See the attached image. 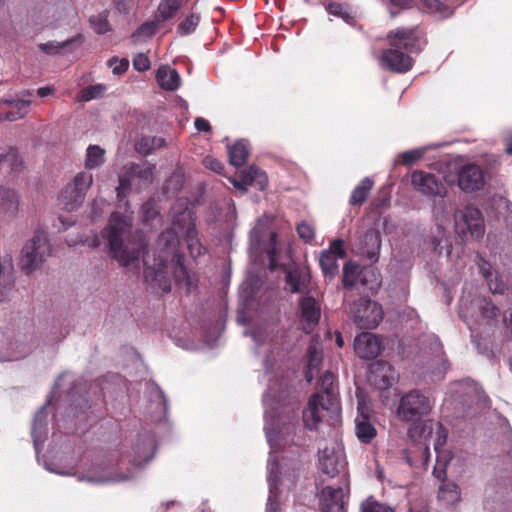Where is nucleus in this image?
<instances>
[{
	"mask_svg": "<svg viewBox=\"0 0 512 512\" xmlns=\"http://www.w3.org/2000/svg\"><path fill=\"white\" fill-rule=\"evenodd\" d=\"M310 274L304 268L294 267L286 272V284L292 293H301L308 288Z\"/></svg>",
	"mask_w": 512,
	"mask_h": 512,
	"instance_id": "29",
	"label": "nucleus"
},
{
	"mask_svg": "<svg viewBox=\"0 0 512 512\" xmlns=\"http://www.w3.org/2000/svg\"><path fill=\"white\" fill-rule=\"evenodd\" d=\"M413 188L426 197L444 198L447 188L439 177L433 173L416 170L411 174Z\"/></svg>",
	"mask_w": 512,
	"mask_h": 512,
	"instance_id": "15",
	"label": "nucleus"
},
{
	"mask_svg": "<svg viewBox=\"0 0 512 512\" xmlns=\"http://www.w3.org/2000/svg\"><path fill=\"white\" fill-rule=\"evenodd\" d=\"M105 163V150L99 145H89L86 150L85 167L96 169Z\"/></svg>",
	"mask_w": 512,
	"mask_h": 512,
	"instance_id": "37",
	"label": "nucleus"
},
{
	"mask_svg": "<svg viewBox=\"0 0 512 512\" xmlns=\"http://www.w3.org/2000/svg\"><path fill=\"white\" fill-rule=\"evenodd\" d=\"M354 351L361 359H374L381 351L378 337L369 332H363L354 340Z\"/></svg>",
	"mask_w": 512,
	"mask_h": 512,
	"instance_id": "19",
	"label": "nucleus"
},
{
	"mask_svg": "<svg viewBox=\"0 0 512 512\" xmlns=\"http://www.w3.org/2000/svg\"><path fill=\"white\" fill-rule=\"evenodd\" d=\"M487 281H488L489 289L492 291V293L503 294L505 292L506 285L498 277H495V279H492V277H491Z\"/></svg>",
	"mask_w": 512,
	"mask_h": 512,
	"instance_id": "56",
	"label": "nucleus"
},
{
	"mask_svg": "<svg viewBox=\"0 0 512 512\" xmlns=\"http://www.w3.org/2000/svg\"><path fill=\"white\" fill-rule=\"evenodd\" d=\"M324 412H331L338 415L339 406L336 404L330 405V402L324 400V395L314 394L309 399L307 407L303 411L304 425L310 430L318 429L319 424L322 422Z\"/></svg>",
	"mask_w": 512,
	"mask_h": 512,
	"instance_id": "14",
	"label": "nucleus"
},
{
	"mask_svg": "<svg viewBox=\"0 0 512 512\" xmlns=\"http://www.w3.org/2000/svg\"><path fill=\"white\" fill-rule=\"evenodd\" d=\"M461 499V491L453 482L442 483L438 490V500L445 506H452Z\"/></svg>",
	"mask_w": 512,
	"mask_h": 512,
	"instance_id": "33",
	"label": "nucleus"
},
{
	"mask_svg": "<svg viewBox=\"0 0 512 512\" xmlns=\"http://www.w3.org/2000/svg\"><path fill=\"white\" fill-rule=\"evenodd\" d=\"M105 91H106V86H104L103 84L91 85V86L84 88L80 92V94L78 96V100L84 101V102L91 101L93 99H97L100 96H102Z\"/></svg>",
	"mask_w": 512,
	"mask_h": 512,
	"instance_id": "45",
	"label": "nucleus"
},
{
	"mask_svg": "<svg viewBox=\"0 0 512 512\" xmlns=\"http://www.w3.org/2000/svg\"><path fill=\"white\" fill-rule=\"evenodd\" d=\"M164 145L165 140L162 137L145 136L136 143V150L141 154L148 155Z\"/></svg>",
	"mask_w": 512,
	"mask_h": 512,
	"instance_id": "39",
	"label": "nucleus"
},
{
	"mask_svg": "<svg viewBox=\"0 0 512 512\" xmlns=\"http://www.w3.org/2000/svg\"><path fill=\"white\" fill-rule=\"evenodd\" d=\"M141 212L142 217L146 222L154 220L159 213L156 202L154 200H148L145 202L142 205Z\"/></svg>",
	"mask_w": 512,
	"mask_h": 512,
	"instance_id": "51",
	"label": "nucleus"
},
{
	"mask_svg": "<svg viewBox=\"0 0 512 512\" xmlns=\"http://www.w3.org/2000/svg\"><path fill=\"white\" fill-rule=\"evenodd\" d=\"M458 186L465 192H472L484 186V174L480 166L469 163L463 165L457 174Z\"/></svg>",
	"mask_w": 512,
	"mask_h": 512,
	"instance_id": "17",
	"label": "nucleus"
},
{
	"mask_svg": "<svg viewBox=\"0 0 512 512\" xmlns=\"http://www.w3.org/2000/svg\"><path fill=\"white\" fill-rule=\"evenodd\" d=\"M32 438L36 453L39 454L40 448L47 435V412L46 405L41 407L35 414L32 424Z\"/></svg>",
	"mask_w": 512,
	"mask_h": 512,
	"instance_id": "26",
	"label": "nucleus"
},
{
	"mask_svg": "<svg viewBox=\"0 0 512 512\" xmlns=\"http://www.w3.org/2000/svg\"><path fill=\"white\" fill-rule=\"evenodd\" d=\"M248 153V144L243 140L238 141L234 145L228 147L230 163L236 167H240L245 164Z\"/></svg>",
	"mask_w": 512,
	"mask_h": 512,
	"instance_id": "35",
	"label": "nucleus"
},
{
	"mask_svg": "<svg viewBox=\"0 0 512 512\" xmlns=\"http://www.w3.org/2000/svg\"><path fill=\"white\" fill-rule=\"evenodd\" d=\"M155 165L143 163H131L126 168V173L119 176V185L116 188L117 196L120 198L130 189L131 183L138 181L140 185L152 183Z\"/></svg>",
	"mask_w": 512,
	"mask_h": 512,
	"instance_id": "13",
	"label": "nucleus"
},
{
	"mask_svg": "<svg viewBox=\"0 0 512 512\" xmlns=\"http://www.w3.org/2000/svg\"><path fill=\"white\" fill-rule=\"evenodd\" d=\"M479 268H480L482 275L485 277L486 280H489L492 277L493 273L491 270V266L488 262L481 259Z\"/></svg>",
	"mask_w": 512,
	"mask_h": 512,
	"instance_id": "60",
	"label": "nucleus"
},
{
	"mask_svg": "<svg viewBox=\"0 0 512 512\" xmlns=\"http://www.w3.org/2000/svg\"><path fill=\"white\" fill-rule=\"evenodd\" d=\"M318 461L324 474L335 477L344 469L346 464L342 444L334 441L323 448H319Z\"/></svg>",
	"mask_w": 512,
	"mask_h": 512,
	"instance_id": "12",
	"label": "nucleus"
},
{
	"mask_svg": "<svg viewBox=\"0 0 512 512\" xmlns=\"http://www.w3.org/2000/svg\"><path fill=\"white\" fill-rule=\"evenodd\" d=\"M75 42H79V43L81 42L80 35L70 38V39H67L62 42L49 41L47 43H41L38 45V47L41 51H43L44 53H46L48 55H56L62 49L66 48L67 46H69L70 44L75 43Z\"/></svg>",
	"mask_w": 512,
	"mask_h": 512,
	"instance_id": "42",
	"label": "nucleus"
},
{
	"mask_svg": "<svg viewBox=\"0 0 512 512\" xmlns=\"http://www.w3.org/2000/svg\"><path fill=\"white\" fill-rule=\"evenodd\" d=\"M251 336L258 346L267 344L271 349L263 358L264 376L268 382V388L263 396L264 431L271 449L267 466L269 496L266 512H280L277 501L279 465L273 454L280 448L285 435L294 431L298 421L299 406L281 366L285 357L284 348H279L282 345L283 333L276 324H265L255 328Z\"/></svg>",
	"mask_w": 512,
	"mask_h": 512,
	"instance_id": "2",
	"label": "nucleus"
},
{
	"mask_svg": "<svg viewBox=\"0 0 512 512\" xmlns=\"http://www.w3.org/2000/svg\"><path fill=\"white\" fill-rule=\"evenodd\" d=\"M435 2V13L438 15L439 18H448L453 14V9L443 5L437 0H433Z\"/></svg>",
	"mask_w": 512,
	"mask_h": 512,
	"instance_id": "57",
	"label": "nucleus"
},
{
	"mask_svg": "<svg viewBox=\"0 0 512 512\" xmlns=\"http://www.w3.org/2000/svg\"><path fill=\"white\" fill-rule=\"evenodd\" d=\"M66 377H69V374H62L57 378V380L55 381L54 387L52 389L51 396H49L46 404L51 403L52 397L56 394L57 389H59L61 387V382Z\"/></svg>",
	"mask_w": 512,
	"mask_h": 512,
	"instance_id": "62",
	"label": "nucleus"
},
{
	"mask_svg": "<svg viewBox=\"0 0 512 512\" xmlns=\"http://www.w3.org/2000/svg\"><path fill=\"white\" fill-rule=\"evenodd\" d=\"M361 512H394V510L386 506L374 498H367L361 505Z\"/></svg>",
	"mask_w": 512,
	"mask_h": 512,
	"instance_id": "48",
	"label": "nucleus"
},
{
	"mask_svg": "<svg viewBox=\"0 0 512 512\" xmlns=\"http://www.w3.org/2000/svg\"><path fill=\"white\" fill-rule=\"evenodd\" d=\"M345 256L343 241L340 239L334 240L329 249L321 252L319 257V264L325 278L331 280L338 272V259Z\"/></svg>",
	"mask_w": 512,
	"mask_h": 512,
	"instance_id": "16",
	"label": "nucleus"
},
{
	"mask_svg": "<svg viewBox=\"0 0 512 512\" xmlns=\"http://www.w3.org/2000/svg\"><path fill=\"white\" fill-rule=\"evenodd\" d=\"M396 379L394 369L385 362H376L370 368L369 380L380 390L389 388Z\"/></svg>",
	"mask_w": 512,
	"mask_h": 512,
	"instance_id": "22",
	"label": "nucleus"
},
{
	"mask_svg": "<svg viewBox=\"0 0 512 512\" xmlns=\"http://www.w3.org/2000/svg\"><path fill=\"white\" fill-rule=\"evenodd\" d=\"M326 11L335 17L341 18L344 22L352 24L354 20L353 11L345 4L337 2H329L326 5Z\"/></svg>",
	"mask_w": 512,
	"mask_h": 512,
	"instance_id": "41",
	"label": "nucleus"
},
{
	"mask_svg": "<svg viewBox=\"0 0 512 512\" xmlns=\"http://www.w3.org/2000/svg\"><path fill=\"white\" fill-rule=\"evenodd\" d=\"M133 66L137 71H146L150 68V60L147 55L139 53L133 58Z\"/></svg>",
	"mask_w": 512,
	"mask_h": 512,
	"instance_id": "53",
	"label": "nucleus"
},
{
	"mask_svg": "<svg viewBox=\"0 0 512 512\" xmlns=\"http://www.w3.org/2000/svg\"><path fill=\"white\" fill-rule=\"evenodd\" d=\"M355 433L363 443H369L376 436V429L369 416L364 413L361 403L358 405V415L355 418Z\"/></svg>",
	"mask_w": 512,
	"mask_h": 512,
	"instance_id": "27",
	"label": "nucleus"
},
{
	"mask_svg": "<svg viewBox=\"0 0 512 512\" xmlns=\"http://www.w3.org/2000/svg\"><path fill=\"white\" fill-rule=\"evenodd\" d=\"M454 227L459 236L470 234L476 240L481 239L485 232L482 213L472 206H466L454 212Z\"/></svg>",
	"mask_w": 512,
	"mask_h": 512,
	"instance_id": "11",
	"label": "nucleus"
},
{
	"mask_svg": "<svg viewBox=\"0 0 512 512\" xmlns=\"http://www.w3.org/2000/svg\"><path fill=\"white\" fill-rule=\"evenodd\" d=\"M51 245L43 231H35L32 238L24 244L19 265L26 274L37 270L41 264L50 256Z\"/></svg>",
	"mask_w": 512,
	"mask_h": 512,
	"instance_id": "6",
	"label": "nucleus"
},
{
	"mask_svg": "<svg viewBox=\"0 0 512 512\" xmlns=\"http://www.w3.org/2000/svg\"><path fill=\"white\" fill-rule=\"evenodd\" d=\"M504 142L507 154L512 155V130L506 132Z\"/></svg>",
	"mask_w": 512,
	"mask_h": 512,
	"instance_id": "63",
	"label": "nucleus"
},
{
	"mask_svg": "<svg viewBox=\"0 0 512 512\" xmlns=\"http://www.w3.org/2000/svg\"><path fill=\"white\" fill-rule=\"evenodd\" d=\"M390 49L384 50L380 65L393 72L404 73L413 66L412 54H418L425 45L417 29H397L388 34Z\"/></svg>",
	"mask_w": 512,
	"mask_h": 512,
	"instance_id": "3",
	"label": "nucleus"
},
{
	"mask_svg": "<svg viewBox=\"0 0 512 512\" xmlns=\"http://www.w3.org/2000/svg\"><path fill=\"white\" fill-rule=\"evenodd\" d=\"M427 150L428 147L425 146L403 152L401 154L402 163L407 166L414 164L424 156Z\"/></svg>",
	"mask_w": 512,
	"mask_h": 512,
	"instance_id": "49",
	"label": "nucleus"
},
{
	"mask_svg": "<svg viewBox=\"0 0 512 512\" xmlns=\"http://www.w3.org/2000/svg\"><path fill=\"white\" fill-rule=\"evenodd\" d=\"M373 181L369 177H365L352 191L349 204L350 205H361L363 204L372 187H373Z\"/></svg>",
	"mask_w": 512,
	"mask_h": 512,
	"instance_id": "36",
	"label": "nucleus"
},
{
	"mask_svg": "<svg viewBox=\"0 0 512 512\" xmlns=\"http://www.w3.org/2000/svg\"><path fill=\"white\" fill-rule=\"evenodd\" d=\"M361 253L371 262L378 261L381 248V235L376 229H369L362 238Z\"/></svg>",
	"mask_w": 512,
	"mask_h": 512,
	"instance_id": "25",
	"label": "nucleus"
},
{
	"mask_svg": "<svg viewBox=\"0 0 512 512\" xmlns=\"http://www.w3.org/2000/svg\"><path fill=\"white\" fill-rule=\"evenodd\" d=\"M172 223L173 227L161 233L159 237L158 246L161 249V254L158 259L155 257L151 259L149 253H143L145 281L153 289L164 293L171 289L166 266L170 257L176 258L175 281L185 287L192 285L191 276L182 262V256L178 254L180 235L185 238L193 258L203 253V247L195 229L193 211L188 207L186 199H179L172 207ZM131 228V220L127 216L115 212L111 215L108 225L101 231V234L94 235L86 241L88 246L97 248L101 245L102 240H106L113 259L123 267L137 268L146 243L144 240L137 243L131 242L129 240Z\"/></svg>",
	"mask_w": 512,
	"mask_h": 512,
	"instance_id": "1",
	"label": "nucleus"
},
{
	"mask_svg": "<svg viewBox=\"0 0 512 512\" xmlns=\"http://www.w3.org/2000/svg\"><path fill=\"white\" fill-rule=\"evenodd\" d=\"M301 316L305 322L304 330L310 332L320 319V306L318 302L310 296H304L300 300Z\"/></svg>",
	"mask_w": 512,
	"mask_h": 512,
	"instance_id": "24",
	"label": "nucleus"
},
{
	"mask_svg": "<svg viewBox=\"0 0 512 512\" xmlns=\"http://www.w3.org/2000/svg\"><path fill=\"white\" fill-rule=\"evenodd\" d=\"M31 95L32 91L26 90L19 95L4 99L3 103L13 108V110L8 111L5 114L4 119L8 121H16L25 117L28 114L31 105V100L26 99L25 97H29Z\"/></svg>",
	"mask_w": 512,
	"mask_h": 512,
	"instance_id": "23",
	"label": "nucleus"
},
{
	"mask_svg": "<svg viewBox=\"0 0 512 512\" xmlns=\"http://www.w3.org/2000/svg\"><path fill=\"white\" fill-rule=\"evenodd\" d=\"M93 183V175L88 171L79 172L75 177L72 183H69L73 186V189L78 190L83 195H86L88 189L91 187Z\"/></svg>",
	"mask_w": 512,
	"mask_h": 512,
	"instance_id": "44",
	"label": "nucleus"
},
{
	"mask_svg": "<svg viewBox=\"0 0 512 512\" xmlns=\"http://www.w3.org/2000/svg\"><path fill=\"white\" fill-rule=\"evenodd\" d=\"M270 221V217L266 215H263L257 219L254 227L250 232L249 250L251 255H254L255 257L260 256L262 251H265L269 257L270 270H275L279 266L276 257V233H269V243L264 247L262 246V241L264 239Z\"/></svg>",
	"mask_w": 512,
	"mask_h": 512,
	"instance_id": "7",
	"label": "nucleus"
},
{
	"mask_svg": "<svg viewBox=\"0 0 512 512\" xmlns=\"http://www.w3.org/2000/svg\"><path fill=\"white\" fill-rule=\"evenodd\" d=\"M383 314L382 306L368 298H361L349 306V315L359 329L376 328Z\"/></svg>",
	"mask_w": 512,
	"mask_h": 512,
	"instance_id": "9",
	"label": "nucleus"
},
{
	"mask_svg": "<svg viewBox=\"0 0 512 512\" xmlns=\"http://www.w3.org/2000/svg\"><path fill=\"white\" fill-rule=\"evenodd\" d=\"M434 401L420 390L414 389L404 394L396 408L399 420L410 422L408 435L414 440L427 439L433 431V421L424 419L433 410Z\"/></svg>",
	"mask_w": 512,
	"mask_h": 512,
	"instance_id": "4",
	"label": "nucleus"
},
{
	"mask_svg": "<svg viewBox=\"0 0 512 512\" xmlns=\"http://www.w3.org/2000/svg\"><path fill=\"white\" fill-rule=\"evenodd\" d=\"M333 383L334 375L331 372L326 371L320 377L321 392L319 394L324 395V400L330 402V405H338L337 394L334 390Z\"/></svg>",
	"mask_w": 512,
	"mask_h": 512,
	"instance_id": "38",
	"label": "nucleus"
},
{
	"mask_svg": "<svg viewBox=\"0 0 512 512\" xmlns=\"http://www.w3.org/2000/svg\"><path fill=\"white\" fill-rule=\"evenodd\" d=\"M348 487H325L320 496L322 512H343L348 496Z\"/></svg>",
	"mask_w": 512,
	"mask_h": 512,
	"instance_id": "18",
	"label": "nucleus"
},
{
	"mask_svg": "<svg viewBox=\"0 0 512 512\" xmlns=\"http://www.w3.org/2000/svg\"><path fill=\"white\" fill-rule=\"evenodd\" d=\"M432 217L436 223V232L432 236V245L435 251L440 255L445 253L447 257L452 255V243L445 231V226L449 223V210L447 202L441 198L434 201L432 205Z\"/></svg>",
	"mask_w": 512,
	"mask_h": 512,
	"instance_id": "10",
	"label": "nucleus"
},
{
	"mask_svg": "<svg viewBox=\"0 0 512 512\" xmlns=\"http://www.w3.org/2000/svg\"><path fill=\"white\" fill-rule=\"evenodd\" d=\"M155 33V26L152 23L143 24L137 31L139 36H152Z\"/></svg>",
	"mask_w": 512,
	"mask_h": 512,
	"instance_id": "59",
	"label": "nucleus"
},
{
	"mask_svg": "<svg viewBox=\"0 0 512 512\" xmlns=\"http://www.w3.org/2000/svg\"><path fill=\"white\" fill-rule=\"evenodd\" d=\"M195 128L198 131L208 132L210 130V124L209 122L204 118H196L195 120Z\"/></svg>",
	"mask_w": 512,
	"mask_h": 512,
	"instance_id": "61",
	"label": "nucleus"
},
{
	"mask_svg": "<svg viewBox=\"0 0 512 512\" xmlns=\"http://www.w3.org/2000/svg\"><path fill=\"white\" fill-rule=\"evenodd\" d=\"M153 392L155 394L154 397L158 401L159 405H161L163 412L166 413L168 410V402L164 393L159 389V387H154Z\"/></svg>",
	"mask_w": 512,
	"mask_h": 512,
	"instance_id": "58",
	"label": "nucleus"
},
{
	"mask_svg": "<svg viewBox=\"0 0 512 512\" xmlns=\"http://www.w3.org/2000/svg\"><path fill=\"white\" fill-rule=\"evenodd\" d=\"M119 463L112 458H101L92 462L84 470L72 472L70 470L56 469L50 464H45V469L49 472L62 475L74 476L78 481L90 484H113L127 481L133 477L129 471L122 473L118 471Z\"/></svg>",
	"mask_w": 512,
	"mask_h": 512,
	"instance_id": "5",
	"label": "nucleus"
},
{
	"mask_svg": "<svg viewBox=\"0 0 512 512\" xmlns=\"http://www.w3.org/2000/svg\"><path fill=\"white\" fill-rule=\"evenodd\" d=\"M156 80L159 86L166 91H174L181 84L179 73L169 65H162L157 69Z\"/></svg>",
	"mask_w": 512,
	"mask_h": 512,
	"instance_id": "30",
	"label": "nucleus"
},
{
	"mask_svg": "<svg viewBox=\"0 0 512 512\" xmlns=\"http://www.w3.org/2000/svg\"><path fill=\"white\" fill-rule=\"evenodd\" d=\"M389 3L394 7L408 8L413 0H388Z\"/></svg>",
	"mask_w": 512,
	"mask_h": 512,
	"instance_id": "64",
	"label": "nucleus"
},
{
	"mask_svg": "<svg viewBox=\"0 0 512 512\" xmlns=\"http://www.w3.org/2000/svg\"><path fill=\"white\" fill-rule=\"evenodd\" d=\"M32 346L20 337L0 343V361H14L30 354Z\"/></svg>",
	"mask_w": 512,
	"mask_h": 512,
	"instance_id": "21",
	"label": "nucleus"
},
{
	"mask_svg": "<svg viewBox=\"0 0 512 512\" xmlns=\"http://www.w3.org/2000/svg\"><path fill=\"white\" fill-rule=\"evenodd\" d=\"M185 0H162L158 6V19L166 21L172 18Z\"/></svg>",
	"mask_w": 512,
	"mask_h": 512,
	"instance_id": "40",
	"label": "nucleus"
},
{
	"mask_svg": "<svg viewBox=\"0 0 512 512\" xmlns=\"http://www.w3.org/2000/svg\"><path fill=\"white\" fill-rule=\"evenodd\" d=\"M460 317L468 320L473 319L479 325L491 324L499 315V308L485 298H474L469 300L462 296L459 308Z\"/></svg>",
	"mask_w": 512,
	"mask_h": 512,
	"instance_id": "8",
	"label": "nucleus"
},
{
	"mask_svg": "<svg viewBox=\"0 0 512 512\" xmlns=\"http://www.w3.org/2000/svg\"><path fill=\"white\" fill-rule=\"evenodd\" d=\"M203 164L206 168L217 173H220L223 168L222 163L213 156H206L203 160Z\"/></svg>",
	"mask_w": 512,
	"mask_h": 512,
	"instance_id": "55",
	"label": "nucleus"
},
{
	"mask_svg": "<svg viewBox=\"0 0 512 512\" xmlns=\"http://www.w3.org/2000/svg\"><path fill=\"white\" fill-rule=\"evenodd\" d=\"M360 266L353 262L345 264L343 269V285L346 289H352L358 280Z\"/></svg>",
	"mask_w": 512,
	"mask_h": 512,
	"instance_id": "43",
	"label": "nucleus"
},
{
	"mask_svg": "<svg viewBox=\"0 0 512 512\" xmlns=\"http://www.w3.org/2000/svg\"><path fill=\"white\" fill-rule=\"evenodd\" d=\"M20 207V196L18 192L8 186H0V212L16 216Z\"/></svg>",
	"mask_w": 512,
	"mask_h": 512,
	"instance_id": "28",
	"label": "nucleus"
},
{
	"mask_svg": "<svg viewBox=\"0 0 512 512\" xmlns=\"http://www.w3.org/2000/svg\"><path fill=\"white\" fill-rule=\"evenodd\" d=\"M85 195L78 190L73 189V186L67 184L60 193L59 200L67 211L77 209L84 201Z\"/></svg>",
	"mask_w": 512,
	"mask_h": 512,
	"instance_id": "32",
	"label": "nucleus"
},
{
	"mask_svg": "<svg viewBox=\"0 0 512 512\" xmlns=\"http://www.w3.org/2000/svg\"><path fill=\"white\" fill-rule=\"evenodd\" d=\"M107 17V11H104L96 16L90 17L89 22L96 33L104 34L110 30V25Z\"/></svg>",
	"mask_w": 512,
	"mask_h": 512,
	"instance_id": "47",
	"label": "nucleus"
},
{
	"mask_svg": "<svg viewBox=\"0 0 512 512\" xmlns=\"http://www.w3.org/2000/svg\"><path fill=\"white\" fill-rule=\"evenodd\" d=\"M15 285L13 258L6 253L0 256V302L11 295Z\"/></svg>",
	"mask_w": 512,
	"mask_h": 512,
	"instance_id": "20",
	"label": "nucleus"
},
{
	"mask_svg": "<svg viewBox=\"0 0 512 512\" xmlns=\"http://www.w3.org/2000/svg\"><path fill=\"white\" fill-rule=\"evenodd\" d=\"M109 67H111L112 72L116 75L123 74L129 67V60L126 58L116 59L112 58L108 61Z\"/></svg>",
	"mask_w": 512,
	"mask_h": 512,
	"instance_id": "52",
	"label": "nucleus"
},
{
	"mask_svg": "<svg viewBox=\"0 0 512 512\" xmlns=\"http://www.w3.org/2000/svg\"><path fill=\"white\" fill-rule=\"evenodd\" d=\"M321 362L322 349L317 343L310 344L308 348L307 371L305 374L307 382H312V380L318 375Z\"/></svg>",
	"mask_w": 512,
	"mask_h": 512,
	"instance_id": "31",
	"label": "nucleus"
},
{
	"mask_svg": "<svg viewBox=\"0 0 512 512\" xmlns=\"http://www.w3.org/2000/svg\"><path fill=\"white\" fill-rule=\"evenodd\" d=\"M153 440L149 439L147 443V448L144 452L143 447H140L139 445L136 447L135 450V457L133 459V463L136 466H142L143 464L148 463L153 458Z\"/></svg>",
	"mask_w": 512,
	"mask_h": 512,
	"instance_id": "46",
	"label": "nucleus"
},
{
	"mask_svg": "<svg viewBox=\"0 0 512 512\" xmlns=\"http://www.w3.org/2000/svg\"><path fill=\"white\" fill-rule=\"evenodd\" d=\"M297 232L299 236L306 242L314 238V229L310 224L306 222H301L298 224Z\"/></svg>",
	"mask_w": 512,
	"mask_h": 512,
	"instance_id": "54",
	"label": "nucleus"
},
{
	"mask_svg": "<svg viewBox=\"0 0 512 512\" xmlns=\"http://www.w3.org/2000/svg\"><path fill=\"white\" fill-rule=\"evenodd\" d=\"M243 181L245 185L254 186L258 190H264L267 186L268 179L266 173L256 166H250L242 171Z\"/></svg>",
	"mask_w": 512,
	"mask_h": 512,
	"instance_id": "34",
	"label": "nucleus"
},
{
	"mask_svg": "<svg viewBox=\"0 0 512 512\" xmlns=\"http://www.w3.org/2000/svg\"><path fill=\"white\" fill-rule=\"evenodd\" d=\"M199 23V16L191 14L183 20L178 26V32L181 35H188L192 33Z\"/></svg>",
	"mask_w": 512,
	"mask_h": 512,
	"instance_id": "50",
	"label": "nucleus"
}]
</instances>
